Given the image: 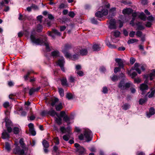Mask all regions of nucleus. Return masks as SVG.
<instances>
[{"label": "nucleus", "mask_w": 155, "mask_h": 155, "mask_svg": "<svg viewBox=\"0 0 155 155\" xmlns=\"http://www.w3.org/2000/svg\"><path fill=\"white\" fill-rule=\"evenodd\" d=\"M136 35L137 37H141V36L143 35L142 32L140 31H138L136 32Z\"/></svg>", "instance_id": "49530a36"}, {"label": "nucleus", "mask_w": 155, "mask_h": 155, "mask_svg": "<svg viewBox=\"0 0 155 155\" xmlns=\"http://www.w3.org/2000/svg\"><path fill=\"white\" fill-rule=\"evenodd\" d=\"M30 39L32 42L37 45H45L46 46V49L47 51H50L51 49L49 46L47 37H45L43 39L41 38H36L32 32L30 36Z\"/></svg>", "instance_id": "f257e3e1"}, {"label": "nucleus", "mask_w": 155, "mask_h": 155, "mask_svg": "<svg viewBox=\"0 0 155 155\" xmlns=\"http://www.w3.org/2000/svg\"><path fill=\"white\" fill-rule=\"evenodd\" d=\"M108 13V10L107 9H104L101 11H98L95 13V15L96 16L101 18L103 17L104 15H106Z\"/></svg>", "instance_id": "0eeeda50"}, {"label": "nucleus", "mask_w": 155, "mask_h": 155, "mask_svg": "<svg viewBox=\"0 0 155 155\" xmlns=\"http://www.w3.org/2000/svg\"><path fill=\"white\" fill-rule=\"evenodd\" d=\"M35 92V91L34 90V88H32L29 91V94L30 95H32L34 92Z\"/></svg>", "instance_id": "bf43d9fd"}, {"label": "nucleus", "mask_w": 155, "mask_h": 155, "mask_svg": "<svg viewBox=\"0 0 155 155\" xmlns=\"http://www.w3.org/2000/svg\"><path fill=\"white\" fill-rule=\"evenodd\" d=\"M53 33L58 36H60L61 35L60 32H59L57 30L55 29H53L51 31H48V35L51 37L53 38H55V36L52 34Z\"/></svg>", "instance_id": "6e6552de"}, {"label": "nucleus", "mask_w": 155, "mask_h": 155, "mask_svg": "<svg viewBox=\"0 0 155 155\" xmlns=\"http://www.w3.org/2000/svg\"><path fill=\"white\" fill-rule=\"evenodd\" d=\"M43 18L42 16L40 15L37 17V21L39 22V23H41L42 22V19Z\"/></svg>", "instance_id": "c03bdc74"}, {"label": "nucleus", "mask_w": 155, "mask_h": 155, "mask_svg": "<svg viewBox=\"0 0 155 155\" xmlns=\"http://www.w3.org/2000/svg\"><path fill=\"white\" fill-rule=\"evenodd\" d=\"M54 142L56 145H58L59 143V140L58 137H56L54 138Z\"/></svg>", "instance_id": "864d4df0"}, {"label": "nucleus", "mask_w": 155, "mask_h": 155, "mask_svg": "<svg viewBox=\"0 0 155 155\" xmlns=\"http://www.w3.org/2000/svg\"><path fill=\"white\" fill-rule=\"evenodd\" d=\"M91 21L93 24H97V21L95 19V18H93L91 19Z\"/></svg>", "instance_id": "69168bd1"}, {"label": "nucleus", "mask_w": 155, "mask_h": 155, "mask_svg": "<svg viewBox=\"0 0 155 155\" xmlns=\"http://www.w3.org/2000/svg\"><path fill=\"white\" fill-rule=\"evenodd\" d=\"M147 101L146 99L141 98L139 101V103L140 104L142 105L144 103Z\"/></svg>", "instance_id": "ea45409f"}, {"label": "nucleus", "mask_w": 155, "mask_h": 155, "mask_svg": "<svg viewBox=\"0 0 155 155\" xmlns=\"http://www.w3.org/2000/svg\"><path fill=\"white\" fill-rule=\"evenodd\" d=\"M115 61L119 65V67L123 68L124 67V63L125 62V61L120 58H116Z\"/></svg>", "instance_id": "9d476101"}, {"label": "nucleus", "mask_w": 155, "mask_h": 155, "mask_svg": "<svg viewBox=\"0 0 155 155\" xmlns=\"http://www.w3.org/2000/svg\"><path fill=\"white\" fill-rule=\"evenodd\" d=\"M139 17L142 20L145 21L146 18V16L143 13H141L139 16Z\"/></svg>", "instance_id": "b1692460"}, {"label": "nucleus", "mask_w": 155, "mask_h": 155, "mask_svg": "<svg viewBox=\"0 0 155 155\" xmlns=\"http://www.w3.org/2000/svg\"><path fill=\"white\" fill-rule=\"evenodd\" d=\"M149 76L151 78L152 77H155V70L153 69L152 71V73L149 74Z\"/></svg>", "instance_id": "09e8293b"}, {"label": "nucleus", "mask_w": 155, "mask_h": 155, "mask_svg": "<svg viewBox=\"0 0 155 155\" xmlns=\"http://www.w3.org/2000/svg\"><path fill=\"white\" fill-rule=\"evenodd\" d=\"M141 81V80L140 78H134V82L135 83L139 84Z\"/></svg>", "instance_id": "a19ab883"}, {"label": "nucleus", "mask_w": 155, "mask_h": 155, "mask_svg": "<svg viewBox=\"0 0 155 155\" xmlns=\"http://www.w3.org/2000/svg\"><path fill=\"white\" fill-rule=\"evenodd\" d=\"M102 92L104 94H106L107 93L108 90L106 87H103Z\"/></svg>", "instance_id": "4d7b16f0"}, {"label": "nucleus", "mask_w": 155, "mask_h": 155, "mask_svg": "<svg viewBox=\"0 0 155 155\" xmlns=\"http://www.w3.org/2000/svg\"><path fill=\"white\" fill-rule=\"evenodd\" d=\"M19 143L21 145V147L23 148H25V146L24 145V141L23 139H20L19 140Z\"/></svg>", "instance_id": "79ce46f5"}, {"label": "nucleus", "mask_w": 155, "mask_h": 155, "mask_svg": "<svg viewBox=\"0 0 155 155\" xmlns=\"http://www.w3.org/2000/svg\"><path fill=\"white\" fill-rule=\"evenodd\" d=\"M13 153L18 155H25V148L21 149L20 147L17 146L13 150Z\"/></svg>", "instance_id": "39448f33"}, {"label": "nucleus", "mask_w": 155, "mask_h": 155, "mask_svg": "<svg viewBox=\"0 0 155 155\" xmlns=\"http://www.w3.org/2000/svg\"><path fill=\"white\" fill-rule=\"evenodd\" d=\"M66 97L68 100H71L73 98V95L71 93H68L66 94Z\"/></svg>", "instance_id": "f704fd0d"}, {"label": "nucleus", "mask_w": 155, "mask_h": 155, "mask_svg": "<svg viewBox=\"0 0 155 155\" xmlns=\"http://www.w3.org/2000/svg\"><path fill=\"white\" fill-rule=\"evenodd\" d=\"M59 55V52L58 51H55L51 52V55L54 58H56Z\"/></svg>", "instance_id": "6ab92c4d"}, {"label": "nucleus", "mask_w": 155, "mask_h": 155, "mask_svg": "<svg viewBox=\"0 0 155 155\" xmlns=\"http://www.w3.org/2000/svg\"><path fill=\"white\" fill-rule=\"evenodd\" d=\"M93 48L94 51H99L100 50V47L99 45L98 44L94 45Z\"/></svg>", "instance_id": "a878e982"}, {"label": "nucleus", "mask_w": 155, "mask_h": 155, "mask_svg": "<svg viewBox=\"0 0 155 155\" xmlns=\"http://www.w3.org/2000/svg\"><path fill=\"white\" fill-rule=\"evenodd\" d=\"M2 138L3 139L8 140L10 138V135L6 130H4L2 134Z\"/></svg>", "instance_id": "9b49d317"}, {"label": "nucleus", "mask_w": 155, "mask_h": 155, "mask_svg": "<svg viewBox=\"0 0 155 155\" xmlns=\"http://www.w3.org/2000/svg\"><path fill=\"white\" fill-rule=\"evenodd\" d=\"M25 80L26 81L29 80V82L31 83L35 81V78H25Z\"/></svg>", "instance_id": "3c124183"}, {"label": "nucleus", "mask_w": 155, "mask_h": 155, "mask_svg": "<svg viewBox=\"0 0 155 155\" xmlns=\"http://www.w3.org/2000/svg\"><path fill=\"white\" fill-rule=\"evenodd\" d=\"M63 53L64 54L65 56L67 58H69L71 56V54L69 53L67 51H66V52H65V53Z\"/></svg>", "instance_id": "13d9d810"}, {"label": "nucleus", "mask_w": 155, "mask_h": 155, "mask_svg": "<svg viewBox=\"0 0 155 155\" xmlns=\"http://www.w3.org/2000/svg\"><path fill=\"white\" fill-rule=\"evenodd\" d=\"M3 105L4 107L7 108L9 106V103L8 102H5L4 103Z\"/></svg>", "instance_id": "338daca9"}, {"label": "nucleus", "mask_w": 155, "mask_h": 155, "mask_svg": "<svg viewBox=\"0 0 155 155\" xmlns=\"http://www.w3.org/2000/svg\"><path fill=\"white\" fill-rule=\"evenodd\" d=\"M155 93V90H152L150 93V92H148V94H149L148 95V97L149 98L152 97L154 94Z\"/></svg>", "instance_id": "473e14b6"}, {"label": "nucleus", "mask_w": 155, "mask_h": 155, "mask_svg": "<svg viewBox=\"0 0 155 155\" xmlns=\"http://www.w3.org/2000/svg\"><path fill=\"white\" fill-rule=\"evenodd\" d=\"M139 64L137 63H136L134 64V66L132 68L133 70H135L139 74L141 73V71L139 68H138L139 67Z\"/></svg>", "instance_id": "ddd939ff"}, {"label": "nucleus", "mask_w": 155, "mask_h": 155, "mask_svg": "<svg viewBox=\"0 0 155 155\" xmlns=\"http://www.w3.org/2000/svg\"><path fill=\"white\" fill-rule=\"evenodd\" d=\"M77 151L80 154H83L84 153L85 149L83 147L81 146L80 147L78 148Z\"/></svg>", "instance_id": "412c9836"}, {"label": "nucleus", "mask_w": 155, "mask_h": 155, "mask_svg": "<svg viewBox=\"0 0 155 155\" xmlns=\"http://www.w3.org/2000/svg\"><path fill=\"white\" fill-rule=\"evenodd\" d=\"M65 112L64 111H62L60 113V117H64V116H65Z\"/></svg>", "instance_id": "0e129e2a"}, {"label": "nucleus", "mask_w": 155, "mask_h": 155, "mask_svg": "<svg viewBox=\"0 0 155 155\" xmlns=\"http://www.w3.org/2000/svg\"><path fill=\"white\" fill-rule=\"evenodd\" d=\"M13 131L15 134H17L19 133V129L18 127H15L13 129Z\"/></svg>", "instance_id": "4c0bfd02"}, {"label": "nucleus", "mask_w": 155, "mask_h": 155, "mask_svg": "<svg viewBox=\"0 0 155 155\" xmlns=\"http://www.w3.org/2000/svg\"><path fill=\"white\" fill-rule=\"evenodd\" d=\"M133 84L131 82H129L127 83H125L123 80L121 81L119 83L118 87L121 90H124L129 88Z\"/></svg>", "instance_id": "7ed1b4c3"}, {"label": "nucleus", "mask_w": 155, "mask_h": 155, "mask_svg": "<svg viewBox=\"0 0 155 155\" xmlns=\"http://www.w3.org/2000/svg\"><path fill=\"white\" fill-rule=\"evenodd\" d=\"M5 125L8 132L9 133L11 132L12 130V129L11 127V126L12 125V122L8 119V117H6L5 118Z\"/></svg>", "instance_id": "423d86ee"}, {"label": "nucleus", "mask_w": 155, "mask_h": 155, "mask_svg": "<svg viewBox=\"0 0 155 155\" xmlns=\"http://www.w3.org/2000/svg\"><path fill=\"white\" fill-rule=\"evenodd\" d=\"M109 28L111 29H114L116 28L115 20L112 19L110 20L109 23Z\"/></svg>", "instance_id": "f8f14e48"}, {"label": "nucleus", "mask_w": 155, "mask_h": 155, "mask_svg": "<svg viewBox=\"0 0 155 155\" xmlns=\"http://www.w3.org/2000/svg\"><path fill=\"white\" fill-rule=\"evenodd\" d=\"M77 73L79 77L82 76L84 75V73L81 71H78Z\"/></svg>", "instance_id": "680f3d73"}, {"label": "nucleus", "mask_w": 155, "mask_h": 155, "mask_svg": "<svg viewBox=\"0 0 155 155\" xmlns=\"http://www.w3.org/2000/svg\"><path fill=\"white\" fill-rule=\"evenodd\" d=\"M135 34V32L134 31L130 32L129 34V36L131 37H134Z\"/></svg>", "instance_id": "774afa93"}, {"label": "nucleus", "mask_w": 155, "mask_h": 155, "mask_svg": "<svg viewBox=\"0 0 155 155\" xmlns=\"http://www.w3.org/2000/svg\"><path fill=\"white\" fill-rule=\"evenodd\" d=\"M63 120L65 122L69 121L70 118L67 115H65V116L63 117Z\"/></svg>", "instance_id": "8fccbe9b"}, {"label": "nucleus", "mask_w": 155, "mask_h": 155, "mask_svg": "<svg viewBox=\"0 0 155 155\" xmlns=\"http://www.w3.org/2000/svg\"><path fill=\"white\" fill-rule=\"evenodd\" d=\"M133 69L130 70V71H128V74L130 75V76H132L133 77H135L137 74V73L133 71Z\"/></svg>", "instance_id": "a211bd4d"}, {"label": "nucleus", "mask_w": 155, "mask_h": 155, "mask_svg": "<svg viewBox=\"0 0 155 155\" xmlns=\"http://www.w3.org/2000/svg\"><path fill=\"white\" fill-rule=\"evenodd\" d=\"M147 19L148 20L150 21V22H152L154 20V18L152 15H150L147 18Z\"/></svg>", "instance_id": "5fc2aeb1"}, {"label": "nucleus", "mask_w": 155, "mask_h": 155, "mask_svg": "<svg viewBox=\"0 0 155 155\" xmlns=\"http://www.w3.org/2000/svg\"><path fill=\"white\" fill-rule=\"evenodd\" d=\"M84 134H80L79 136V139L80 140L84 139L86 140V142H89L92 140V134L91 132L89 130H86L84 132Z\"/></svg>", "instance_id": "f03ea898"}, {"label": "nucleus", "mask_w": 155, "mask_h": 155, "mask_svg": "<svg viewBox=\"0 0 155 155\" xmlns=\"http://www.w3.org/2000/svg\"><path fill=\"white\" fill-rule=\"evenodd\" d=\"M132 11L133 10L131 9L127 8L124 9L122 12L123 14L124 15L129 14L132 12Z\"/></svg>", "instance_id": "2eb2a0df"}, {"label": "nucleus", "mask_w": 155, "mask_h": 155, "mask_svg": "<svg viewBox=\"0 0 155 155\" xmlns=\"http://www.w3.org/2000/svg\"><path fill=\"white\" fill-rule=\"evenodd\" d=\"M59 92L61 96H63L64 95V91L63 89L61 88H58Z\"/></svg>", "instance_id": "c9c22d12"}, {"label": "nucleus", "mask_w": 155, "mask_h": 155, "mask_svg": "<svg viewBox=\"0 0 155 155\" xmlns=\"http://www.w3.org/2000/svg\"><path fill=\"white\" fill-rule=\"evenodd\" d=\"M121 68L118 67H115L114 69V71L115 73H117L118 71H120V68Z\"/></svg>", "instance_id": "6e6d98bb"}, {"label": "nucleus", "mask_w": 155, "mask_h": 155, "mask_svg": "<svg viewBox=\"0 0 155 155\" xmlns=\"http://www.w3.org/2000/svg\"><path fill=\"white\" fill-rule=\"evenodd\" d=\"M138 41V40L136 39L133 38L129 40L128 41L127 43L129 44H132L135 42H137Z\"/></svg>", "instance_id": "c756f323"}, {"label": "nucleus", "mask_w": 155, "mask_h": 155, "mask_svg": "<svg viewBox=\"0 0 155 155\" xmlns=\"http://www.w3.org/2000/svg\"><path fill=\"white\" fill-rule=\"evenodd\" d=\"M140 90L142 91V94H145V91L148 89V87L147 84L143 83L140 85Z\"/></svg>", "instance_id": "1a4fd4ad"}, {"label": "nucleus", "mask_w": 155, "mask_h": 155, "mask_svg": "<svg viewBox=\"0 0 155 155\" xmlns=\"http://www.w3.org/2000/svg\"><path fill=\"white\" fill-rule=\"evenodd\" d=\"M135 61V59L133 58H131L130 59V62L131 64H133Z\"/></svg>", "instance_id": "e2e57ef3"}, {"label": "nucleus", "mask_w": 155, "mask_h": 155, "mask_svg": "<svg viewBox=\"0 0 155 155\" xmlns=\"http://www.w3.org/2000/svg\"><path fill=\"white\" fill-rule=\"evenodd\" d=\"M58 99L57 98H55L54 99L52 100V102L51 103V105L54 106L56 105L58 102Z\"/></svg>", "instance_id": "5701e85b"}, {"label": "nucleus", "mask_w": 155, "mask_h": 155, "mask_svg": "<svg viewBox=\"0 0 155 155\" xmlns=\"http://www.w3.org/2000/svg\"><path fill=\"white\" fill-rule=\"evenodd\" d=\"M80 53L81 55L82 56L86 55L87 53V51L86 49H82L80 51Z\"/></svg>", "instance_id": "aec40b11"}, {"label": "nucleus", "mask_w": 155, "mask_h": 155, "mask_svg": "<svg viewBox=\"0 0 155 155\" xmlns=\"http://www.w3.org/2000/svg\"><path fill=\"white\" fill-rule=\"evenodd\" d=\"M99 71L101 73H104L106 71L105 67L104 66H101L99 68Z\"/></svg>", "instance_id": "2f4dec72"}, {"label": "nucleus", "mask_w": 155, "mask_h": 155, "mask_svg": "<svg viewBox=\"0 0 155 155\" xmlns=\"http://www.w3.org/2000/svg\"><path fill=\"white\" fill-rule=\"evenodd\" d=\"M42 29V26L41 25H38L37 27V31L38 32H41Z\"/></svg>", "instance_id": "e433bc0d"}, {"label": "nucleus", "mask_w": 155, "mask_h": 155, "mask_svg": "<svg viewBox=\"0 0 155 155\" xmlns=\"http://www.w3.org/2000/svg\"><path fill=\"white\" fill-rule=\"evenodd\" d=\"M71 47V45L69 44L65 45L64 46L62 47V52H66V51H67Z\"/></svg>", "instance_id": "dca6fc26"}, {"label": "nucleus", "mask_w": 155, "mask_h": 155, "mask_svg": "<svg viewBox=\"0 0 155 155\" xmlns=\"http://www.w3.org/2000/svg\"><path fill=\"white\" fill-rule=\"evenodd\" d=\"M26 16H24L21 13H20L19 14V17L18 18V19L20 20H25L26 19Z\"/></svg>", "instance_id": "72a5a7b5"}, {"label": "nucleus", "mask_w": 155, "mask_h": 155, "mask_svg": "<svg viewBox=\"0 0 155 155\" xmlns=\"http://www.w3.org/2000/svg\"><path fill=\"white\" fill-rule=\"evenodd\" d=\"M67 7V4H65L64 3H61L59 6V8L60 9H62L66 8Z\"/></svg>", "instance_id": "de8ad7c7"}, {"label": "nucleus", "mask_w": 155, "mask_h": 155, "mask_svg": "<svg viewBox=\"0 0 155 155\" xmlns=\"http://www.w3.org/2000/svg\"><path fill=\"white\" fill-rule=\"evenodd\" d=\"M114 36L115 37H117L119 36L120 33L119 31H116L114 32Z\"/></svg>", "instance_id": "603ef678"}, {"label": "nucleus", "mask_w": 155, "mask_h": 155, "mask_svg": "<svg viewBox=\"0 0 155 155\" xmlns=\"http://www.w3.org/2000/svg\"><path fill=\"white\" fill-rule=\"evenodd\" d=\"M31 6L32 9H33L35 10H38V7L35 4H32Z\"/></svg>", "instance_id": "052dcab7"}, {"label": "nucleus", "mask_w": 155, "mask_h": 155, "mask_svg": "<svg viewBox=\"0 0 155 155\" xmlns=\"http://www.w3.org/2000/svg\"><path fill=\"white\" fill-rule=\"evenodd\" d=\"M69 137L70 136L69 134L64 135L63 137V139L66 141H67L69 140Z\"/></svg>", "instance_id": "58836bf2"}, {"label": "nucleus", "mask_w": 155, "mask_h": 155, "mask_svg": "<svg viewBox=\"0 0 155 155\" xmlns=\"http://www.w3.org/2000/svg\"><path fill=\"white\" fill-rule=\"evenodd\" d=\"M58 117V118H55V120L58 125H60L61 124L62 120L61 117Z\"/></svg>", "instance_id": "c85d7f7f"}, {"label": "nucleus", "mask_w": 155, "mask_h": 155, "mask_svg": "<svg viewBox=\"0 0 155 155\" xmlns=\"http://www.w3.org/2000/svg\"><path fill=\"white\" fill-rule=\"evenodd\" d=\"M47 113L48 114H49L52 117L54 116L55 115L58 117V114L54 110H53L52 109H51L49 111H48V112H47Z\"/></svg>", "instance_id": "4468645a"}, {"label": "nucleus", "mask_w": 155, "mask_h": 155, "mask_svg": "<svg viewBox=\"0 0 155 155\" xmlns=\"http://www.w3.org/2000/svg\"><path fill=\"white\" fill-rule=\"evenodd\" d=\"M155 112V110L153 107H151L149 110V114H147V117L149 118L151 115L154 114Z\"/></svg>", "instance_id": "f3484780"}, {"label": "nucleus", "mask_w": 155, "mask_h": 155, "mask_svg": "<svg viewBox=\"0 0 155 155\" xmlns=\"http://www.w3.org/2000/svg\"><path fill=\"white\" fill-rule=\"evenodd\" d=\"M65 63L64 59L63 56L60 57L57 62V65L60 66L61 70L63 72L65 71L64 68V67Z\"/></svg>", "instance_id": "20e7f679"}, {"label": "nucleus", "mask_w": 155, "mask_h": 155, "mask_svg": "<svg viewBox=\"0 0 155 155\" xmlns=\"http://www.w3.org/2000/svg\"><path fill=\"white\" fill-rule=\"evenodd\" d=\"M29 131L33 136H35L36 134V132L34 130V128L29 129Z\"/></svg>", "instance_id": "37998d69"}, {"label": "nucleus", "mask_w": 155, "mask_h": 155, "mask_svg": "<svg viewBox=\"0 0 155 155\" xmlns=\"http://www.w3.org/2000/svg\"><path fill=\"white\" fill-rule=\"evenodd\" d=\"M42 144L44 147L45 148H47L49 147V145L48 142L45 140H43Z\"/></svg>", "instance_id": "bb28decb"}, {"label": "nucleus", "mask_w": 155, "mask_h": 155, "mask_svg": "<svg viewBox=\"0 0 155 155\" xmlns=\"http://www.w3.org/2000/svg\"><path fill=\"white\" fill-rule=\"evenodd\" d=\"M123 109L126 110L128 109L130 107V105L127 104H125L122 106V107Z\"/></svg>", "instance_id": "7c9ffc66"}, {"label": "nucleus", "mask_w": 155, "mask_h": 155, "mask_svg": "<svg viewBox=\"0 0 155 155\" xmlns=\"http://www.w3.org/2000/svg\"><path fill=\"white\" fill-rule=\"evenodd\" d=\"M108 47L111 48H116V47L114 45H112L110 43L107 44Z\"/></svg>", "instance_id": "a18cd8bd"}, {"label": "nucleus", "mask_w": 155, "mask_h": 155, "mask_svg": "<svg viewBox=\"0 0 155 155\" xmlns=\"http://www.w3.org/2000/svg\"><path fill=\"white\" fill-rule=\"evenodd\" d=\"M61 84L63 86H67L68 85V83H67V80L66 78H62L61 79Z\"/></svg>", "instance_id": "4be33fe9"}, {"label": "nucleus", "mask_w": 155, "mask_h": 155, "mask_svg": "<svg viewBox=\"0 0 155 155\" xmlns=\"http://www.w3.org/2000/svg\"><path fill=\"white\" fill-rule=\"evenodd\" d=\"M5 148L8 152H9L11 150L10 146L8 142L5 143Z\"/></svg>", "instance_id": "cd10ccee"}, {"label": "nucleus", "mask_w": 155, "mask_h": 155, "mask_svg": "<svg viewBox=\"0 0 155 155\" xmlns=\"http://www.w3.org/2000/svg\"><path fill=\"white\" fill-rule=\"evenodd\" d=\"M55 106V108L57 111H60L63 107L61 103H60L58 105H56Z\"/></svg>", "instance_id": "393cba45"}]
</instances>
